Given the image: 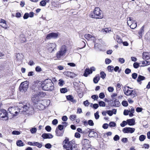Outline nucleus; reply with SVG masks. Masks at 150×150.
Wrapping results in <instances>:
<instances>
[{
	"label": "nucleus",
	"instance_id": "f257e3e1",
	"mask_svg": "<svg viewBox=\"0 0 150 150\" xmlns=\"http://www.w3.org/2000/svg\"><path fill=\"white\" fill-rule=\"evenodd\" d=\"M43 90L45 91H52L54 89V83L50 79H45L41 85Z\"/></svg>",
	"mask_w": 150,
	"mask_h": 150
},
{
	"label": "nucleus",
	"instance_id": "f03ea898",
	"mask_svg": "<svg viewBox=\"0 0 150 150\" xmlns=\"http://www.w3.org/2000/svg\"><path fill=\"white\" fill-rule=\"evenodd\" d=\"M90 16L92 18H102L103 17L102 12L98 7L95 8L93 12L92 13Z\"/></svg>",
	"mask_w": 150,
	"mask_h": 150
},
{
	"label": "nucleus",
	"instance_id": "7ed1b4c3",
	"mask_svg": "<svg viewBox=\"0 0 150 150\" xmlns=\"http://www.w3.org/2000/svg\"><path fill=\"white\" fill-rule=\"evenodd\" d=\"M67 47L65 45H62L59 50L58 51L56 54L57 58L60 59L61 58L63 57L66 54L67 51Z\"/></svg>",
	"mask_w": 150,
	"mask_h": 150
},
{
	"label": "nucleus",
	"instance_id": "20e7f679",
	"mask_svg": "<svg viewBox=\"0 0 150 150\" xmlns=\"http://www.w3.org/2000/svg\"><path fill=\"white\" fill-rule=\"evenodd\" d=\"M20 110L19 112H20L21 114H24L25 112L27 114H29L33 110V108L30 104L28 103L20 108Z\"/></svg>",
	"mask_w": 150,
	"mask_h": 150
},
{
	"label": "nucleus",
	"instance_id": "39448f33",
	"mask_svg": "<svg viewBox=\"0 0 150 150\" xmlns=\"http://www.w3.org/2000/svg\"><path fill=\"white\" fill-rule=\"evenodd\" d=\"M129 88V86L124 87L123 89L124 93L126 95L133 98L137 95V92L134 90H129L128 89Z\"/></svg>",
	"mask_w": 150,
	"mask_h": 150
},
{
	"label": "nucleus",
	"instance_id": "423d86ee",
	"mask_svg": "<svg viewBox=\"0 0 150 150\" xmlns=\"http://www.w3.org/2000/svg\"><path fill=\"white\" fill-rule=\"evenodd\" d=\"M127 23L130 28L132 29H134L137 26V23L134 20L132 17H129L127 18Z\"/></svg>",
	"mask_w": 150,
	"mask_h": 150
},
{
	"label": "nucleus",
	"instance_id": "0eeeda50",
	"mask_svg": "<svg viewBox=\"0 0 150 150\" xmlns=\"http://www.w3.org/2000/svg\"><path fill=\"white\" fill-rule=\"evenodd\" d=\"M28 87V83L27 81L22 82L21 83L19 86V90L20 91L25 92Z\"/></svg>",
	"mask_w": 150,
	"mask_h": 150
},
{
	"label": "nucleus",
	"instance_id": "6e6552de",
	"mask_svg": "<svg viewBox=\"0 0 150 150\" xmlns=\"http://www.w3.org/2000/svg\"><path fill=\"white\" fill-rule=\"evenodd\" d=\"M19 110H20V108L18 109V108L15 106L10 107L8 109L9 112L13 116L16 115L19 112L20 113V112H19Z\"/></svg>",
	"mask_w": 150,
	"mask_h": 150
},
{
	"label": "nucleus",
	"instance_id": "1a4fd4ad",
	"mask_svg": "<svg viewBox=\"0 0 150 150\" xmlns=\"http://www.w3.org/2000/svg\"><path fill=\"white\" fill-rule=\"evenodd\" d=\"M0 117L3 120H8V114L6 110L4 109L0 110Z\"/></svg>",
	"mask_w": 150,
	"mask_h": 150
},
{
	"label": "nucleus",
	"instance_id": "9d476101",
	"mask_svg": "<svg viewBox=\"0 0 150 150\" xmlns=\"http://www.w3.org/2000/svg\"><path fill=\"white\" fill-rule=\"evenodd\" d=\"M56 44L54 43H49L47 46V49L50 52L54 51L56 50Z\"/></svg>",
	"mask_w": 150,
	"mask_h": 150
},
{
	"label": "nucleus",
	"instance_id": "9b49d317",
	"mask_svg": "<svg viewBox=\"0 0 150 150\" xmlns=\"http://www.w3.org/2000/svg\"><path fill=\"white\" fill-rule=\"evenodd\" d=\"M95 68L93 67H91L90 69H86L83 74V75L86 77L89 74H91L93 71H95Z\"/></svg>",
	"mask_w": 150,
	"mask_h": 150
},
{
	"label": "nucleus",
	"instance_id": "f8f14e48",
	"mask_svg": "<svg viewBox=\"0 0 150 150\" xmlns=\"http://www.w3.org/2000/svg\"><path fill=\"white\" fill-rule=\"evenodd\" d=\"M135 130V129L134 128L127 127L123 128L122 129V131L124 133H132L134 132Z\"/></svg>",
	"mask_w": 150,
	"mask_h": 150
},
{
	"label": "nucleus",
	"instance_id": "ddd939ff",
	"mask_svg": "<svg viewBox=\"0 0 150 150\" xmlns=\"http://www.w3.org/2000/svg\"><path fill=\"white\" fill-rule=\"evenodd\" d=\"M38 95V94L37 93L36 94L33 95L32 97L31 100L35 103L38 104L39 101L41 100H39L40 98Z\"/></svg>",
	"mask_w": 150,
	"mask_h": 150
},
{
	"label": "nucleus",
	"instance_id": "4468645a",
	"mask_svg": "<svg viewBox=\"0 0 150 150\" xmlns=\"http://www.w3.org/2000/svg\"><path fill=\"white\" fill-rule=\"evenodd\" d=\"M142 56L144 59L147 60L150 58V52H144Z\"/></svg>",
	"mask_w": 150,
	"mask_h": 150
},
{
	"label": "nucleus",
	"instance_id": "2eb2a0df",
	"mask_svg": "<svg viewBox=\"0 0 150 150\" xmlns=\"http://www.w3.org/2000/svg\"><path fill=\"white\" fill-rule=\"evenodd\" d=\"M38 103V108L41 110H43L45 108V105H44V101L43 100H41L39 101Z\"/></svg>",
	"mask_w": 150,
	"mask_h": 150
},
{
	"label": "nucleus",
	"instance_id": "dca6fc26",
	"mask_svg": "<svg viewBox=\"0 0 150 150\" xmlns=\"http://www.w3.org/2000/svg\"><path fill=\"white\" fill-rule=\"evenodd\" d=\"M42 137L44 139H51L53 137V136L50 133H43Z\"/></svg>",
	"mask_w": 150,
	"mask_h": 150
},
{
	"label": "nucleus",
	"instance_id": "f3484780",
	"mask_svg": "<svg viewBox=\"0 0 150 150\" xmlns=\"http://www.w3.org/2000/svg\"><path fill=\"white\" fill-rule=\"evenodd\" d=\"M0 25L5 28H7L8 27V25L6 23V21L2 19L1 20Z\"/></svg>",
	"mask_w": 150,
	"mask_h": 150
},
{
	"label": "nucleus",
	"instance_id": "a211bd4d",
	"mask_svg": "<svg viewBox=\"0 0 150 150\" xmlns=\"http://www.w3.org/2000/svg\"><path fill=\"white\" fill-rule=\"evenodd\" d=\"M64 133V131L59 130L57 128L55 130L56 135L57 136H62Z\"/></svg>",
	"mask_w": 150,
	"mask_h": 150
},
{
	"label": "nucleus",
	"instance_id": "6ab92c4d",
	"mask_svg": "<svg viewBox=\"0 0 150 150\" xmlns=\"http://www.w3.org/2000/svg\"><path fill=\"white\" fill-rule=\"evenodd\" d=\"M67 99L73 103H76V100L74 99V97L71 95L67 96L66 97Z\"/></svg>",
	"mask_w": 150,
	"mask_h": 150
},
{
	"label": "nucleus",
	"instance_id": "aec40b11",
	"mask_svg": "<svg viewBox=\"0 0 150 150\" xmlns=\"http://www.w3.org/2000/svg\"><path fill=\"white\" fill-rule=\"evenodd\" d=\"M127 122V124L129 125H134L135 120L133 119L128 120Z\"/></svg>",
	"mask_w": 150,
	"mask_h": 150
},
{
	"label": "nucleus",
	"instance_id": "412c9836",
	"mask_svg": "<svg viewBox=\"0 0 150 150\" xmlns=\"http://www.w3.org/2000/svg\"><path fill=\"white\" fill-rule=\"evenodd\" d=\"M37 93L38 94V95L40 98L41 97L45 96L46 95V93L43 91L38 92Z\"/></svg>",
	"mask_w": 150,
	"mask_h": 150
},
{
	"label": "nucleus",
	"instance_id": "4be33fe9",
	"mask_svg": "<svg viewBox=\"0 0 150 150\" xmlns=\"http://www.w3.org/2000/svg\"><path fill=\"white\" fill-rule=\"evenodd\" d=\"M85 38L88 40H90L91 38H94V37L92 35L88 34H86L84 35Z\"/></svg>",
	"mask_w": 150,
	"mask_h": 150
},
{
	"label": "nucleus",
	"instance_id": "5701e85b",
	"mask_svg": "<svg viewBox=\"0 0 150 150\" xmlns=\"http://www.w3.org/2000/svg\"><path fill=\"white\" fill-rule=\"evenodd\" d=\"M100 78L99 75H96V76L93 78V81L95 83H97L100 80Z\"/></svg>",
	"mask_w": 150,
	"mask_h": 150
},
{
	"label": "nucleus",
	"instance_id": "b1692460",
	"mask_svg": "<svg viewBox=\"0 0 150 150\" xmlns=\"http://www.w3.org/2000/svg\"><path fill=\"white\" fill-rule=\"evenodd\" d=\"M16 144L17 146H23L24 145L23 142L21 140H18L17 141Z\"/></svg>",
	"mask_w": 150,
	"mask_h": 150
},
{
	"label": "nucleus",
	"instance_id": "393cba45",
	"mask_svg": "<svg viewBox=\"0 0 150 150\" xmlns=\"http://www.w3.org/2000/svg\"><path fill=\"white\" fill-rule=\"evenodd\" d=\"M145 79V78L144 76L140 75H139L137 79V81L138 82H139L141 81L144 80Z\"/></svg>",
	"mask_w": 150,
	"mask_h": 150
},
{
	"label": "nucleus",
	"instance_id": "a878e982",
	"mask_svg": "<svg viewBox=\"0 0 150 150\" xmlns=\"http://www.w3.org/2000/svg\"><path fill=\"white\" fill-rule=\"evenodd\" d=\"M144 27L142 26L138 32L139 34V38H140V37H142V33L144 32Z\"/></svg>",
	"mask_w": 150,
	"mask_h": 150
},
{
	"label": "nucleus",
	"instance_id": "bb28decb",
	"mask_svg": "<svg viewBox=\"0 0 150 150\" xmlns=\"http://www.w3.org/2000/svg\"><path fill=\"white\" fill-rule=\"evenodd\" d=\"M115 39L117 41V42L119 43H120L122 42V40L121 38L118 35H116V37L115 38Z\"/></svg>",
	"mask_w": 150,
	"mask_h": 150
},
{
	"label": "nucleus",
	"instance_id": "cd10ccee",
	"mask_svg": "<svg viewBox=\"0 0 150 150\" xmlns=\"http://www.w3.org/2000/svg\"><path fill=\"white\" fill-rule=\"evenodd\" d=\"M146 138V137L145 135H141L139 137V140L141 141L142 142L144 141Z\"/></svg>",
	"mask_w": 150,
	"mask_h": 150
},
{
	"label": "nucleus",
	"instance_id": "c85d7f7f",
	"mask_svg": "<svg viewBox=\"0 0 150 150\" xmlns=\"http://www.w3.org/2000/svg\"><path fill=\"white\" fill-rule=\"evenodd\" d=\"M142 65L141 66L142 67L145 66L149 64V62L146 61H143L142 63Z\"/></svg>",
	"mask_w": 150,
	"mask_h": 150
},
{
	"label": "nucleus",
	"instance_id": "c756f323",
	"mask_svg": "<svg viewBox=\"0 0 150 150\" xmlns=\"http://www.w3.org/2000/svg\"><path fill=\"white\" fill-rule=\"evenodd\" d=\"M51 35L52 38H56L58 35V33H51Z\"/></svg>",
	"mask_w": 150,
	"mask_h": 150
},
{
	"label": "nucleus",
	"instance_id": "7c9ffc66",
	"mask_svg": "<svg viewBox=\"0 0 150 150\" xmlns=\"http://www.w3.org/2000/svg\"><path fill=\"white\" fill-rule=\"evenodd\" d=\"M37 131V129L35 127H34L31 128L30 129V132L32 134L35 133Z\"/></svg>",
	"mask_w": 150,
	"mask_h": 150
},
{
	"label": "nucleus",
	"instance_id": "2f4dec72",
	"mask_svg": "<svg viewBox=\"0 0 150 150\" xmlns=\"http://www.w3.org/2000/svg\"><path fill=\"white\" fill-rule=\"evenodd\" d=\"M21 132L14 130L12 132V134L13 135H19L21 133Z\"/></svg>",
	"mask_w": 150,
	"mask_h": 150
},
{
	"label": "nucleus",
	"instance_id": "473e14b6",
	"mask_svg": "<svg viewBox=\"0 0 150 150\" xmlns=\"http://www.w3.org/2000/svg\"><path fill=\"white\" fill-rule=\"evenodd\" d=\"M99 106L101 107H105V103L102 101H100L98 103Z\"/></svg>",
	"mask_w": 150,
	"mask_h": 150
},
{
	"label": "nucleus",
	"instance_id": "72a5a7b5",
	"mask_svg": "<svg viewBox=\"0 0 150 150\" xmlns=\"http://www.w3.org/2000/svg\"><path fill=\"white\" fill-rule=\"evenodd\" d=\"M34 146H36L39 148H41L42 146V145L40 143L38 142H34Z\"/></svg>",
	"mask_w": 150,
	"mask_h": 150
},
{
	"label": "nucleus",
	"instance_id": "f704fd0d",
	"mask_svg": "<svg viewBox=\"0 0 150 150\" xmlns=\"http://www.w3.org/2000/svg\"><path fill=\"white\" fill-rule=\"evenodd\" d=\"M100 77L101 78L104 79L105 78L106 74L103 71H101L100 72Z\"/></svg>",
	"mask_w": 150,
	"mask_h": 150
},
{
	"label": "nucleus",
	"instance_id": "c9c22d12",
	"mask_svg": "<svg viewBox=\"0 0 150 150\" xmlns=\"http://www.w3.org/2000/svg\"><path fill=\"white\" fill-rule=\"evenodd\" d=\"M118 61L120 63L122 64L125 62V60L123 58H119L118 59Z\"/></svg>",
	"mask_w": 150,
	"mask_h": 150
},
{
	"label": "nucleus",
	"instance_id": "e433bc0d",
	"mask_svg": "<svg viewBox=\"0 0 150 150\" xmlns=\"http://www.w3.org/2000/svg\"><path fill=\"white\" fill-rule=\"evenodd\" d=\"M59 82L58 83V84L60 86H62L64 84V81L62 79H59Z\"/></svg>",
	"mask_w": 150,
	"mask_h": 150
},
{
	"label": "nucleus",
	"instance_id": "4c0bfd02",
	"mask_svg": "<svg viewBox=\"0 0 150 150\" xmlns=\"http://www.w3.org/2000/svg\"><path fill=\"white\" fill-rule=\"evenodd\" d=\"M95 117L96 120L99 119V112L98 111H97L96 113H94Z\"/></svg>",
	"mask_w": 150,
	"mask_h": 150
},
{
	"label": "nucleus",
	"instance_id": "58836bf2",
	"mask_svg": "<svg viewBox=\"0 0 150 150\" xmlns=\"http://www.w3.org/2000/svg\"><path fill=\"white\" fill-rule=\"evenodd\" d=\"M127 124V122L123 121L122 123L120 124V125L122 127H123L126 125Z\"/></svg>",
	"mask_w": 150,
	"mask_h": 150
},
{
	"label": "nucleus",
	"instance_id": "ea45409f",
	"mask_svg": "<svg viewBox=\"0 0 150 150\" xmlns=\"http://www.w3.org/2000/svg\"><path fill=\"white\" fill-rule=\"evenodd\" d=\"M107 68L109 71L111 72L114 69V67L112 66H108Z\"/></svg>",
	"mask_w": 150,
	"mask_h": 150
},
{
	"label": "nucleus",
	"instance_id": "a19ab883",
	"mask_svg": "<svg viewBox=\"0 0 150 150\" xmlns=\"http://www.w3.org/2000/svg\"><path fill=\"white\" fill-rule=\"evenodd\" d=\"M67 89L66 88H63L60 89V92L61 93H65L67 92Z\"/></svg>",
	"mask_w": 150,
	"mask_h": 150
},
{
	"label": "nucleus",
	"instance_id": "79ce46f5",
	"mask_svg": "<svg viewBox=\"0 0 150 150\" xmlns=\"http://www.w3.org/2000/svg\"><path fill=\"white\" fill-rule=\"evenodd\" d=\"M109 125L110 127H114L116 126V124L115 122H110Z\"/></svg>",
	"mask_w": 150,
	"mask_h": 150
},
{
	"label": "nucleus",
	"instance_id": "37998d69",
	"mask_svg": "<svg viewBox=\"0 0 150 150\" xmlns=\"http://www.w3.org/2000/svg\"><path fill=\"white\" fill-rule=\"evenodd\" d=\"M40 5L42 6H45L46 5V2L45 0H42L40 2Z\"/></svg>",
	"mask_w": 150,
	"mask_h": 150
},
{
	"label": "nucleus",
	"instance_id": "c03bdc74",
	"mask_svg": "<svg viewBox=\"0 0 150 150\" xmlns=\"http://www.w3.org/2000/svg\"><path fill=\"white\" fill-rule=\"evenodd\" d=\"M35 70L37 72H40L42 71V69L40 66H37L35 68Z\"/></svg>",
	"mask_w": 150,
	"mask_h": 150
},
{
	"label": "nucleus",
	"instance_id": "a18cd8bd",
	"mask_svg": "<svg viewBox=\"0 0 150 150\" xmlns=\"http://www.w3.org/2000/svg\"><path fill=\"white\" fill-rule=\"evenodd\" d=\"M91 98L94 100H97L98 98V96L96 95H92L91 96Z\"/></svg>",
	"mask_w": 150,
	"mask_h": 150
},
{
	"label": "nucleus",
	"instance_id": "49530a36",
	"mask_svg": "<svg viewBox=\"0 0 150 150\" xmlns=\"http://www.w3.org/2000/svg\"><path fill=\"white\" fill-rule=\"evenodd\" d=\"M45 129L48 132H50L51 130V127L49 126H47L45 127Z\"/></svg>",
	"mask_w": 150,
	"mask_h": 150
},
{
	"label": "nucleus",
	"instance_id": "de8ad7c7",
	"mask_svg": "<svg viewBox=\"0 0 150 150\" xmlns=\"http://www.w3.org/2000/svg\"><path fill=\"white\" fill-rule=\"evenodd\" d=\"M108 90L109 92H112L113 91L114 89L112 87H109L108 88Z\"/></svg>",
	"mask_w": 150,
	"mask_h": 150
},
{
	"label": "nucleus",
	"instance_id": "09e8293b",
	"mask_svg": "<svg viewBox=\"0 0 150 150\" xmlns=\"http://www.w3.org/2000/svg\"><path fill=\"white\" fill-rule=\"evenodd\" d=\"M130 112V110H125L124 111V114L125 115H128Z\"/></svg>",
	"mask_w": 150,
	"mask_h": 150
},
{
	"label": "nucleus",
	"instance_id": "8fccbe9b",
	"mask_svg": "<svg viewBox=\"0 0 150 150\" xmlns=\"http://www.w3.org/2000/svg\"><path fill=\"white\" fill-rule=\"evenodd\" d=\"M139 66V64L137 62L134 63L133 64L134 67L136 69Z\"/></svg>",
	"mask_w": 150,
	"mask_h": 150
},
{
	"label": "nucleus",
	"instance_id": "3c124183",
	"mask_svg": "<svg viewBox=\"0 0 150 150\" xmlns=\"http://www.w3.org/2000/svg\"><path fill=\"white\" fill-rule=\"evenodd\" d=\"M111 62V60L108 58H107L105 60V62L106 64H109Z\"/></svg>",
	"mask_w": 150,
	"mask_h": 150
},
{
	"label": "nucleus",
	"instance_id": "603ef678",
	"mask_svg": "<svg viewBox=\"0 0 150 150\" xmlns=\"http://www.w3.org/2000/svg\"><path fill=\"white\" fill-rule=\"evenodd\" d=\"M107 113L110 116H111L113 115V111L109 110L107 111Z\"/></svg>",
	"mask_w": 150,
	"mask_h": 150
},
{
	"label": "nucleus",
	"instance_id": "864d4df0",
	"mask_svg": "<svg viewBox=\"0 0 150 150\" xmlns=\"http://www.w3.org/2000/svg\"><path fill=\"white\" fill-rule=\"evenodd\" d=\"M105 97L104 94L103 93H100L99 95V97L101 99Z\"/></svg>",
	"mask_w": 150,
	"mask_h": 150
},
{
	"label": "nucleus",
	"instance_id": "5fc2aeb1",
	"mask_svg": "<svg viewBox=\"0 0 150 150\" xmlns=\"http://www.w3.org/2000/svg\"><path fill=\"white\" fill-rule=\"evenodd\" d=\"M120 139V137L117 135H115L113 138V139L115 141H116L119 140Z\"/></svg>",
	"mask_w": 150,
	"mask_h": 150
},
{
	"label": "nucleus",
	"instance_id": "6e6d98bb",
	"mask_svg": "<svg viewBox=\"0 0 150 150\" xmlns=\"http://www.w3.org/2000/svg\"><path fill=\"white\" fill-rule=\"evenodd\" d=\"M29 14L28 13H25L24 15L23 18L24 19H27L29 17Z\"/></svg>",
	"mask_w": 150,
	"mask_h": 150
},
{
	"label": "nucleus",
	"instance_id": "4d7b16f0",
	"mask_svg": "<svg viewBox=\"0 0 150 150\" xmlns=\"http://www.w3.org/2000/svg\"><path fill=\"white\" fill-rule=\"evenodd\" d=\"M137 76V74L136 73H134L132 74V77L134 79H136Z\"/></svg>",
	"mask_w": 150,
	"mask_h": 150
},
{
	"label": "nucleus",
	"instance_id": "13d9d810",
	"mask_svg": "<svg viewBox=\"0 0 150 150\" xmlns=\"http://www.w3.org/2000/svg\"><path fill=\"white\" fill-rule=\"evenodd\" d=\"M58 129L59 130H61L62 131V130L64 128V126H63V125H59L58 126Z\"/></svg>",
	"mask_w": 150,
	"mask_h": 150
},
{
	"label": "nucleus",
	"instance_id": "bf43d9fd",
	"mask_svg": "<svg viewBox=\"0 0 150 150\" xmlns=\"http://www.w3.org/2000/svg\"><path fill=\"white\" fill-rule=\"evenodd\" d=\"M122 105L124 106H127L128 105V103L127 101H123L122 103Z\"/></svg>",
	"mask_w": 150,
	"mask_h": 150
},
{
	"label": "nucleus",
	"instance_id": "052dcab7",
	"mask_svg": "<svg viewBox=\"0 0 150 150\" xmlns=\"http://www.w3.org/2000/svg\"><path fill=\"white\" fill-rule=\"evenodd\" d=\"M131 71V70L128 68L126 69L125 70V73L127 74H129Z\"/></svg>",
	"mask_w": 150,
	"mask_h": 150
},
{
	"label": "nucleus",
	"instance_id": "680f3d73",
	"mask_svg": "<svg viewBox=\"0 0 150 150\" xmlns=\"http://www.w3.org/2000/svg\"><path fill=\"white\" fill-rule=\"evenodd\" d=\"M114 103L116 106H119L120 104L119 102L117 100H115L114 101Z\"/></svg>",
	"mask_w": 150,
	"mask_h": 150
},
{
	"label": "nucleus",
	"instance_id": "e2e57ef3",
	"mask_svg": "<svg viewBox=\"0 0 150 150\" xmlns=\"http://www.w3.org/2000/svg\"><path fill=\"white\" fill-rule=\"evenodd\" d=\"M51 146V145L50 143H47L45 145V147L47 149H50Z\"/></svg>",
	"mask_w": 150,
	"mask_h": 150
},
{
	"label": "nucleus",
	"instance_id": "0e129e2a",
	"mask_svg": "<svg viewBox=\"0 0 150 150\" xmlns=\"http://www.w3.org/2000/svg\"><path fill=\"white\" fill-rule=\"evenodd\" d=\"M76 117V115H71L70 116V119L71 120L73 121L75 120Z\"/></svg>",
	"mask_w": 150,
	"mask_h": 150
},
{
	"label": "nucleus",
	"instance_id": "69168bd1",
	"mask_svg": "<svg viewBox=\"0 0 150 150\" xmlns=\"http://www.w3.org/2000/svg\"><path fill=\"white\" fill-rule=\"evenodd\" d=\"M16 58L18 60H21L22 59V57H21L20 54H16Z\"/></svg>",
	"mask_w": 150,
	"mask_h": 150
},
{
	"label": "nucleus",
	"instance_id": "338daca9",
	"mask_svg": "<svg viewBox=\"0 0 150 150\" xmlns=\"http://www.w3.org/2000/svg\"><path fill=\"white\" fill-rule=\"evenodd\" d=\"M83 104L86 106H88L89 104V103L88 100H86L83 102Z\"/></svg>",
	"mask_w": 150,
	"mask_h": 150
},
{
	"label": "nucleus",
	"instance_id": "774afa93",
	"mask_svg": "<svg viewBox=\"0 0 150 150\" xmlns=\"http://www.w3.org/2000/svg\"><path fill=\"white\" fill-rule=\"evenodd\" d=\"M108 125L107 123L104 124L103 125V127L104 129H107L108 128Z\"/></svg>",
	"mask_w": 150,
	"mask_h": 150
}]
</instances>
